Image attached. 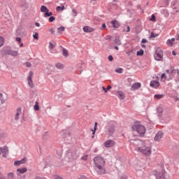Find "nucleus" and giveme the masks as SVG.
Returning <instances> with one entry per match:
<instances>
[{"label": "nucleus", "mask_w": 179, "mask_h": 179, "mask_svg": "<svg viewBox=\"0 0 179 179\" xmlns=\"http://www.w3.org/2000/svg\"><path fill=\"white\" fill-rule=\"evenodd\" d=\"M94 163L95 165V169L98 174H106L105 164L106 162L104 158L101 157H96L94 158Z\"/></svg>", "instance_id": "f257e3e1"}, {"label": "nucleus", "mask_w": 179, "mask_h": 179, "mask_svg": "<svg viewBox=\"0 0 179 179\" xmlns=\"http://www.w3.org/2000/svg\"><path fill=\"white\" fill-rule=\"evenodd\" d=\"M131 128L132 130L138 133L140 136H145V134H146V128H145L143 125L141 124V123L135 122L132 125Z\"/></svg>", "instance_id": "f03ea898"}, {"label": "nucleus", "mask_w": 179, "mask_h": 179, "mask_svg": "<svg viewBox=\"0 0 179 179\" xmlns=\"http://www.w3.org/2000/svg\"><path fill=\"white\" fill-rule=\"evenodd\" d=\"M130 142L131 144H133V146H134L135 150L139 152L143 150L145 146H146L145 141H142L141 139L131 141Z\"/></svg>", "instance_id": "7ed1b4c3"}, {"label": "nucleus", "mask_w": 179, "mask_h": 179, "mask_svg": "<svg viewBox=\"0 0 179 179\" xmlns=\"http://www.w3.org/2000/svg\"><path fill=\"white\" fill-rule=\"evenodd\" d=\"M105 132L109 136H111L114 132H115V125L114 123H108L105 127Z\"/></svg>", "instance_id": "20e7f679"}, {"label": "nucleus", "mask_w": 179, "mask_h": 179, "mask_svg": "<svg viewBox=\"0 0 179 179\" xmlns=\"http://www.w3.org/2000/svg\"><path fill=\"white\" fill-rule=\"evenodd\" d=\"M154 58L156 61H162V59H163V51H162L161 48L156 50Z\"/></svg>", "instance_id": "39448f33"}, {"label": "nucleus", "mask_w": 179, "mask_h": 179, "mask_svg": "<svg viewBox=\"0 0 179 179\" xmlns=\"http://www.w3.org/2000/svg\"><path fill=\"white\" fill-rule=\"evenodd\" d=\"M27 82L29 87L33 89V87H34V83L33 82V71H29V76H27Z\"/></svg>", "instance_id": "423d86ee"}, {"label": "nucleus", "mask_w": 179, "mask_h": 179, "mask_svg": "<svg viewBox=\"0 0 179 179\" xmlns=\"http://www.w3.org/2000/svg\"><path fill=\"white\" fill-rule=\"evenodd\" d=\"M143 155L145 156H150L152 155V149L149 147H146V145L143 148V150L140 152Z\"/></svg>", "instance_id": "0eeeda50"}, {"label": "nucleus", "mask_w": 179, "mask_h": 179, "mask_svg": "<svg viewBox=\"0 0 179 179\" xmlns=\"http://www.w3.org/2000/svg\"><path fill=\"white\" fill-rule=\"evenodd\" d=\"M103 145L105 146V148H113V146L115 145V141H114L113 140H106L103 143Z\"/></svg>", "instance_id": "6e6552de"}, {"label": "nucleus", "mask_w": 179, "mask_h": 179, "mask_svg": "<svg viewBox=\"0 0 179 179\" xmlns=\"http://www.w3.org/2000/svg\"><path fill=\"white\" fill-rule=\"evenodd\" d=\"M150 87H153L154 89H157L159 86H160V83L159 82V79L153 80L150 83Z\"/></svg>", "instance_id": "1a4fd4ad"}, {"label": "nucleus", "mask_w": 179, "mask_h": 179, "mask_svg": "<svg viewBox=\"0 0 179 179\" xmlns=\"http://www.w3.org/2000/svg\"><path fill=\"white\" fill-rule=\"evenodd\" d=\"M163 135H164L163 131H158L154 138V141H155L156 142H159V141H162L163 138Z\"/></svg>", "instance_id": "9d476101"}, {"label": "nucleus", "mask_w": 179, "mask_h": 179, "mask_svg": "<svg viewBox=\"0 0 179 179\" xmlns=\"http://www.w3.org/2000/svg\"><path fill=\"white\" fill-rule=\"evenodd\" d=\"M141 86L142 84H141V83H135L131 85L130 90H131V92H135V90L141 89Z\"/></svg>", "instance_id": "9b49d317"}, {"label": "nucleus", "mask_w": 179, "mask_h": 179, "mask_svg": "<svg viewBox=\"0 0 179 179\" xmlns=\"http://www.w3.org/2000/svg\"><path fill=\"white\" fill-rule=\"evenodd\" d=\"M0 155L2 153L3 157H6V155L8 152V147L4 146L2 148H0Z\"/></svg>", "instance_id": "f8f14e48"}, {"label": "nucleus", "mask_w": 179, "mask_h": 179, "mask_svg": "<svg viewBox=\"0 0 179 179\" xmlns=\"http://www.w3.org/2000/svg\"><path fill=\"white\" fill-rule=\"evenodd\" d=\"M110 23L113 29H118L121 26V24L117 20H113L110 22Z\"/></svg>", "instance_id": "ddd939ff"}, {"label": "nucleus", "mask_w": 179, "mask_h": 179, "mask_svg": "<svg viewBox=\"0 0 179 179\" xmlns=\"http://www.w3.org/2000/svg\"><path fill=\"white\" fill-rule=\"evenodd\" d=\"M83 30L85 31V33H92L94 31V29L89 26L84 27Z\"/></svg>", "instance_id": "4468645a"}, {"label": "nucleus", "mask_w": 179, "mask_h": 179, "mask_svg": "<svg viewBox=\"0 0 179 179\" xmlns=\"http://www.w3.org/2000/svg\"><path fill=\"white\" fill-rule=\"evenodd\" d=\"M116 96H118L119 99H120V100H124L125 99V94H124V92H121V91H117L115 93Z\"/></svg>", "instance_id": "2eb2a0df"}, {"label": "nucleus", "mask_w": 179, "mask_h": 179, "mask_svg": "<svg viewBox=\"0 0 179 179\" xmlns=\"http://www.w3.org/2000/svg\"><path fill=\"white\" fill-rule=\"evenodd\" d=\"M26 163V159H22L20 161H16L14 162V166H20V164H24Z\"/></svg>", "instance_id": "dca6fc26"}, {"label": "nucleus", "mask_w": 179, "mask_h": 179, "mask_svg": "<svg viewBox=\"0 0 179 179\" xmlns=\"http://www.w3.org/2000/svg\"><path fill=\"white\" fill-rule=\"evenodd\" d=\"M8 54V55H12V57H17V55H19V52L16 50H10Z\"/></svg>", "instance_id": "f3484780"}, {"label": "nucleus", "mask_w": 179, "mask_h": 179, "mask_svg": "<svg viewBox=\"0 0 179 179\" xmlns=\"http://www.w3.org/2000/svg\"><path fill=\"white\" fill-rule=\"evenodd\" d=\"M22 115V109H20V108H18L17 109V112L16 114L15 115V120H19V116Z\"/></svg>", "instance_id": "a211bd4d"}, {"label": "nucleus", "mask_w": 179, "mask_h": 179, "mask_svg": "<svg viewBox=\"0 0 179 179\" xmlns=\"http://www.w3.org/2000/svg\"><path fill=\"white\" fill-rule=\"evenodd\" d=\"M164 94H155L154 96V99H155V100H161V99H164Z\"/></svg>", "instance_id": "6ab92c4d"}, {"label": "nucleus", "mask_w": 179, "mask_h": 179, "mask_svg": "<svg viewBox=\"0 0 179 179\" xmlns=\"http://www.w3.org/2000/svg\"><path fill=\"white\" fill-rule=\"evenodd\" d=\"M65 10V6H64L63 4H61L60 6L56 8L57 12H62V10Z\"/></svg>", "instance_id": "aec40b11"}, {"label": "nucleus", "mask_w": 179, "mask_h": 179, "mask_svg": "<svg viewBox=\"0 0 179 179\" xmlns=\"http://www.w3.org/2000/svg\"><path fill=\"white\" fill-rule=\"evenodd\" d=\"M17 171L20 173V174H24V173L27 172V168H22V169H17Z\"/></svg>", "instance_id": "412c9836"}, {"label": "nucleus", "mask_w": 179, "mask_h": 179, "mask_svg": "<svg viewBox=\"0 0 179 179\" xmlns=\"http://www.w3.org/2000/svg\"><path fill=\"white\" fill-rule=\"evenodd\" d=\"M48 11V8H47L45 7V6H42L41 7V12H42V13H47Z\"/></svg>", "instance_id": "4be33fe9"}, {"label": "nucleus", "mask_w": 179, "mask_h": 179, "mask_svg": "<svg viewBox=\"0 0 179 179\" xmlns=\"http://www.w3.org/2000/svg\"><path fill=\"white\" fill-rule=\"evenodd\" d=\"M96 131H97V122H95L94 124V130H92V138H94V134H96Z\"/></svg>", "instance_id": "5701e85b"}, {"label": "nucleus", "mask_w": 179, "mask_h": 179, "mask_svg": "<svg viewBox=\"0 0 179 179\" xmlns=\"http://www.w3.org/2000/svg\"><path fill=\"white\" fill-rule=\"evenodd\" d=\"M55 43L49 42V50H54L55 48Z\"/></svg>", "instance_id": "b1692460"}, {"label": "nucleus", "mask_w": 179, "mask_h": 179, "mask_svg": "<svg viewBox=\"0 0 179 179\" xmlns=\"http://www.w3.org/2000/svg\"><path fill=\"white\" fill-rule=\"evenodd\" d=\"M5 44V38L0 36V48Z\"/></svg>", "instance_id": "393cba45"}, {"label": "nucleus", "mask_w": 179, "mask_h": 179, "mask_svg": "<svg viewBox=\"0 0 179 179\" xmlns=\"http://www.w3.org/2000/svg\"><path fill=\"white\" fill-rule=\"evenodd\" d=\"M34 110L35 111H38L40 110V106H38V103L36 101L35 105L34 106Z\"/></svg>", "instance_id": "a878e982"}, {"label": "nucleus", "mask_w": 179, "mask_h": 179, "mask_svg": "<svg viewBox=\"0 0 179 179\" xmlns=\"http://www.w3.org/2000/svg\"><path fill=\"white\" fill-rule=\"evenodd\" d=\"M110 89H111V86L110 85H108L107 87V88L104 87H102V90H103V92L105 93H107V92H108V90H110Z\"/></svg>", "instance_id": "bb28decb"}, {"label": "nucleus", "mask_w": 179, "mask_h": 179, "mask_svg": "<svg viewBox=\"0 0 179 179\" xmlns=\"http://www.w3.org/2000/svg\"><path fill=\"white\" fill-rule=\"evenodd\" d=\"M56 68H57V69H62V68H64V65L61 63H57L56 64Z\"/></svg>", "instance_id": "cd10ccee"}, {"label": "nucleus", "mask_w": 179, "mask_h": 179, "mask_svg": "<svg viewBox=\"0 0 179 179\" xmlns=\"http://www.w3.org/2000/svg\"><path fill=\"white\" fill-rule=\"evenodd\" d=\"M115 44H117V45H121V41L120 40V38H116L115 39Z\"/></svg>", "instance_id": "c85d7f7f"}, {"label": "nucleus", "mask_w": 179, "mask_h": 179, "mask_svg": "<svg viewBox=\"0 0 179 179\" xmlns=\"http://www.w3.org/2000/svg\"><path fill=\"white\" fill-rule=\"evenodd\" d=\"M8 178L9 179H13L14 178V174L12 172H10L7 175Z\"/></svg>", "instance_id": "c756f323"}, {"label": "nucleus", "mask_w": 179, "mask_h": 179, "mask_svg": "<svg viewBox=\"0 0 179 179\" xmlns=\"http://www.w3.org/2000/svg\"><path fill=\"white\" fill-rule=\"evenodd\" d=\"M50 16H52V12L49 13V10H48L47 13L44 14V17H48Z\"/></svg>", "instance_id": "7c9ffc66"}, {"label": "nucleus", "mask_w": 179, "mask_h": 179, "mask_svg": "<svg viewBox=\"0 0 179 179\" xmlns=\"http://www.w3.org/2000/svg\"><path fill=\"white\" fill-rule=\"evenodd\" d=\"M158 36H159V34H155V33L151 32V34H150V38H155L157 37Z\"/></svg>", "instance_id": "2f4dec72"}, {"label": "nucleus", "mask_w": 179, "mask_h": 179, "mask_svg": "<svg viewBox=\"0 0 179 179\" xmlns=\"http://www.w3.org/2000/svg\"><path fill=\"white\" fill-rule=\"evenodd\" d=\"M167 45H169V47H173V42L171 40H168L166 42Z\"/></svg>", "instance_id": "473e14b6"}, {"label": "nucleus", "mask_w": 179, "mask_h": 179, "mask_svg": "<svg viewBox=\"0 0 179 179\" xmlns=\"http://www.w3.org/2000/svg\"><path fill=\"white\" fill-rule=\"evenodd\" d=\"M143 50H140L139 51H137L136 55L141 56L143 55Z\"/></svg>", "instance_id": "72a5a7b5"}, {"label": "nucleus", "mask_w": 179, "mask_h": 179, "mask_svg": "<svg viewBox=\"0 0 179 179\" xmlns=\"http://www.w3.org/2000/svg\"><path fill=\"white\" fill-rule=\"evenodd\" d=\"M150 20H151V22H156V16H155V15H152Z\"/></svg>", "instance_id": "f704fd0d"}, {"label": "nucleus", "mask_w": 179, "mask_h": 179, "mask_svg": "<svg viewBox=\"0 0 179 179\" xmlns=\"http://www.w3.org/2000/svg\"><path fill=\"white\" fill-rule=\"evenodd\" d=\"M54 20H55V17H54V16L50 17V18H49L50 23H52V22H54Z\"/></svg>", "instance_id": "c9c22d12"}, {"label": "nucleus", "mask_w": 179, "mask_h": 179, "mask_svg": "<svg viewBox=\"0 0 179 179\" xmlns=\"http://www.w3.org/2000/svg\"><path fill=\"white\" fill-rule=\"evenodd\" d=\"M161 79L162 80H166V79H167V77L166 76V73H162V76H161Z\"/></svg>", "instance_id": "e433bc0d"}, {"label": "nucleus", "mask_w": 179, "mask_h": 179, "mask_svg": "<svg viewBox=\"0 0 179 179\" xmlns=\"http://www.w3.org/2000/svg\"><path fill=\"white\" fill-rule=\"evenodd\" d=\"M129 30H130L129 26H125L124 27V31H127L128 33Z\"/></svg>", "instance_id": "4c0bfd02"}, {"label": "nucleus", "mask_w": 179, "mask_h": 179, "mask_svg": "<svg viewBox=\"0 0 179 179\" xmlns=\"http://www.w3.org/2000/svg\"><path fill=\"white\" fill-rule=\"evenodd\" d=\"M33 37L35 40H38V33L36 32L35 34L33 35Z\"/></svg>", "instance_id": "58836bf2"}, {"label": "nucleus", "mask_w": 179, "mask_h": 179, "mask_svg": "<svg viewBox=\"0 0 179 179\" xmlns=\"http://www.w3.org/2000/svg\"><path fill=\"white\" fill-rule=\"evenodd\" d=\"M63 55H64V57H68V50L64 49V50H63Z\"/></svg>", "instance_id": "ea45409f"}, {"label": "nucleus", "mask_w": 179, "mask_h": 179, "mask_svg": "<svg viewBox=\"0 0 179 179\" xmlns=\"http://www.w3.org/2000/svg\"><path fill=\"white\" fill-rule=\"evenodd\" d=\"M120 179H128V176H127V175H125V174H122L120 176Z\"/></svg>", "instance_id": "a19ab883"}, {"label": "nucleus", "mask_w": 179, "mask_h": 179, "mask_svg": "<svg viewBox=\"0 0 179 179\" xmlns=\"http://www.w3.org/2000/svg\"><path fill=\"white\" fill-rule=\"evenodd\" d=\"M117 73H122V69H117L115 70Z\"/></svg>", "instance_id": "79ce46f5"}, {"label": "nucleus", "mask_w": 179, "mask_h": 179, "mask_svg": "<svg viewBox=\"0 0 179 179\" xmlns=\"http://www.w3.org/2000/svg\"><path fill=\"white\" fill-rule=\"evenodd\" d=\"M57 30H59L60 31H65V27H60L57 29Z\"/></svg>", "instance_id": "37998d69"}, {"label": "nucleus", "mask_w": 179, "mask_h": 179, "mask_svg": "<svg viewBox=\"0 0 179 179\" xmlns=\"http://www.w3.org/2000/svg\"><path fill=\"white\" fill-rule=\"evenodd\" d=\"M78 179H87V178L85 176H80L78 177Z\"/></svg>", "instance_id": "c03bdc74"}, {"label": "nucleus", "mask_w": 179, "mask_h": 179, "mask_svg": "<svg viewBox=\"0 0 179 179\" xmlns=\"http://www.w3.org/2000/svg\"><path fill=\"white\" fill-rule=\"evenodd\" d=\"M25 65H26L27 68H30V66H31V63H30V62H27V63L25 64Z\"/></svg>", "instance_id": "a18cd8bd"}, {"label": "nucleus", "mask_w": 179, "mask_h": 179, "mask_svg": "<svg viewBox=\"0 0 179 179\" xmlns=\"http://www.w3.org/2000/svg\"><path fill=\"white\" fill-rule=\"evenodd\" d=\"M72 12H73L74 16H77L78 15V12L76 11V10L73 9Z\"/></svg>", "instance_id": "49530a36"}, {"label": "nucleus", "mask_w": 179, "mask_h": 179, "mask_svg": "<svg viewBox=\"0 0 179 179\" xmlns=\"http://www.w3.org/2000/svg\"><path fill=\"white\" fill-rule=\"evenodd\" d=\"M54 178H55V179H62V178H61V176H57V175H55V176H54Z\"/></svg>", "instance_id": "de8ad7c7"}, {"label": "nucleus", "mask_w": 179, "mask_h": 179, "mask_svg": "<svg viewBox=\"0 0 179 179\" xmlns=\"http://www.w3.org/2000/svg\"><path fill=\"white\" fill-rule=\"evenodd\" d=\"M15 40H16V41H17L18 43H20V41H22V38H20V37H17Z\"/></svg>", "instance_id": "09e8293b"}, {"label": "nucleus", "mask_w": 179, "mask_h": 179, "mask_svg": "<svg viewBox=\"0 0 179 179\" xmlns=\"http://www.w3.org/2000/svg\"><path fill=\"white\" fill-rule=\"evenodd\" d=\"M113 59H114V58L113 57V56L112 55H110V56H108V60L109 61H113Z\"/></svg>", "instance_id": "8fccbe9b"}, {"label": "nucleus", "mask_w": 179, "mask_h": 179, "mask_svg": "<svg viewBox=\"0 0 179 179\" xmlns=\"http://www.w3.org/2000/svg\"><path fill=\"white\" fill-rule=\"evenodd\" d=\"M82 160H87V155L82 157Z\"/></svg>", "instance_id": "3c124183"}, {"label": "nucleus", "mask_w": 179, "mask_h": 179, "mask_svg": "<svg viewBox=\"0 0 179 179\" xmlns=\"http://www.w3.org/2000/svg\"><path fill=\"white\" fill-rule=\"evenodd\" d=\"M0 179H6L5 176H2V174L0 173Z\"/></svg>", "instance_id": "603ef678"}, {"label": "nucleus", "mask_w": 179, "mask_h": 179, "mask_svg": "<svg viewBox=\"0 0 179 179\" xmlns=\"http://www.w3.org/2000/svg\"><path fill=\"white\" fill-rule=\"evenodd\" d=\"M106 27H107L106 26V24H105V23L102 24V30H103V29H106Z\"/></svg>", "instance_id": "864d4df0"}, {"label": "nucleus", "mask_w": 179, "mask_h": 179, "mask_svg": "<svg viewBox=\"0 0 179 179\" xmlns=\"http://www.w3.org/2000/svg\"><path fill=\"white\" fill-rule=\"evenodd\" d=\"M141 43H148V40L144 38L142 40Z\"/></svg>", "instance_id": "5fc2aeb1"}, {"label": "nucleus", "mask_w": 179, "mask_h": 179, "mask_svg": "<svg viewBox=\"0 0 179 179\" xmlns=\"http://www.w3.org/2000/svg\"><path fill=\"white\" fill-rule=\"evenodd\" d=\"M35 26H36V27H40V23L36 22Z\"/></svg>", "instance_id": "6e6d98bb"}, {"label": "nucleus", "mask_w": 179, "mask_h": 179, "mask_svg": "<svg viewBox=\"0 0 179 179\" xmlns=\"http://www.w3.org/2000/svg\"><path fill=\"white\" fill-rule=\"evenodd\" d=\"M171 41H172V43H174L176 41V39L174 38H172Z\"/></svg>", "instance_id": "4d7b16f0"}, {"label": "nucleus", "mask_w": 179, "mask_h": 179, "mask_svg": "<svg viewBox=\"0 0 179 179\" xmlns=\"http://www.w3.org/2000/svg\"><path fill=\"white\" fill-rule=\"evenodd\" d=\"M50 31L52 33H52H54V29H50Z\"/></svg>", "instance_id": "13d9d810"}, {"label": "nucleus", "mask_w": 179, "mask_h": 179, "mask_svg": "<svg viewBox=\"0 0 179 179\" xmlns=\"http://www.w3.org/2000/svg\"><path fill=\"white\" fill-rule=\"evenodd\" d=\"M115 50H117L118 51V50H119L118 46H115Z\"/></svg>", "instance_id": "bf43d9fd"}, {"label": "nucleus", "mask_w": 179, "mask_h": 179, "mask_svg": "<svg viewBox=\"0 0 179 179\" xmlns=\"http://www.w3.org/2000/svg\"><path fill=\"white\" fill-rule=\"evenodd\" d=\"M78 158V157L77 156H75V155H73V157H72V159H77Z\"/></svg>", "instance_id": "052dcab7"}, {"label": "nucleus", "mask_w": 179, "mask_h": 179, "mask_svg": "<svg viewBox=\"0 0 179 179\" xmlns=\"http://www.w3.org/2000/svg\"><path fill=\"white\" fill-rule=\"evenodd\" d=\"M143 48H146V45H141Z\"/></svg>", "instance_id": "680f3d73"}, {"label": "nucleus", "mask_w": 179, "mask_h": 179, "mask_svg": "<svg viewBox=\"0 0 179 179\" xmlns=\"http://www.w3.org/2000/svg\"><path fill=\"white\" fill-rule=\"evenodd\" d=\"M108 38H111V37H110V36H106V40H108Z\"/></svg>", "instance_id": "e2e57ef3"}, {"label": "nucleus", "mask_w": 179, "mask_h": 179, "mask_svg": "<svg viewBox=\"0 0 179 179\" xmlns=\"http://www.w3.org/2000/svg\"><path fill=\"white\" fill-rule=\"evenodd\" d=\"M172 54H173V55H176V52H175V51H173V52H172Z\"/></svg>", "instance_id": "0e129e2a"}, {"label": "nucleus", "mask_w": 179, "mask_h": 179, "mask_svg": "<svg viewBox=\"0 0 179 179\" xmlns=\"http://www.w3.org/2000/svg\"><path fill=\"white\" fill-rule=\"evenodd\" d=\"M20 47H23V43H20Z\"/></svg>", "instance_id": "69168bd1"}, {"label": "nucleus", "mask_w": 179, "mask_h": 179, "mask_svg": "<svg viewBox=\"0 0 179 179\" xmlns=\"http://www.w3.org/2000/svg\"><path fill=\"white\" fill-rule=\"evenodd\" d=\"M166 72H167V73H169V70H167V71H166Z\"/></svg>", "instance_id": "338daca9"}, {"label": "nucleus", "mask_w": 179, "mask_h": 179, "mask_svg": "<svg viewBox=\"0 0 179 179\" xmlns=\"http://www.w3.org/2000/svg\"><path fill=\"white\" fill-rule=\"evenodd\" d=\"M92 1H97V0H92Z\"/></svg>", "instance_id": "774afa93"}]
</instances>
